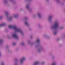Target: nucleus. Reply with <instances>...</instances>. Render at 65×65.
Segmentation results:
<instances>
[{
  "label": "nucleus",
  "mask_w": 65,
  "mask_h": 65,
  "mask_svg": "<svg viewBox=\"0 0 65 65\" xmlns=\"http://www.w3.org/2000/svg\"><path fill=\"white\" fill-rule=\"evenodd\" d=\"M9 28H13L14 30L18 32H20V33H22V31L21 29L18 28L15 25L12 26L11 25H10L9 26Z\"/></svg>",
  "instance_id": "nucleus-1"
},
{
  "label": "nucleus",
  "mask_w": 65,
  "mask_h": 65,
  "mask_svg": "<svg viewBox=\"0 0 65 65\" xmlns=\"http://www.w3.org/2000/svg\"><path fill=\"white\" fill-rule=\"evenodd\" d=\"M59 27V24L57 22H56L55 23L54 26H52V29H55L58 28Z\"/></svg>",
  "instance_id": "nucleus-2"
},
{
  "label": "nucleus",
  "mask_w": 65,
  "mask_h": 65,
  "mask_svg": "<svg viewBox=\"0 0 65 65\" xmlns=\"http://www.w3.org/2000/svg\"><path fill=\"white\" fill-rule=\"evenodd\" d=\"M12 35L13 37H14L15 38H16L17 39H18V36L16 34H14Z\"/></svg>",
  "instance_id": "nucleus-3"
},
{
  "label": "nucleus",
  "mask_w": 65,
  "mask_h": 65,
  "mask_svg": "<svg viewBox=\"0 0 65 65\" xmlns=\"http://www.w3.org/2000/svg\"><path fill=\"white\" fill-rule=\"evenodd\" d=\"M25 60V57L22 58L21 60V63H23V61H24Z\"/></svg>",
  "instance_id": "nucleus-4"
},
{
  "label": "nucleus",
  "mask_w": 65,
  "mask_h": 65,
  "mask_svg": "<svg viewBox=\"0 0 65 65\" xmlns=\"http://www.w3.org/2000/svg\"><path fill=\"white\" fill-rule=\"evenodd\" d=\"M5 25V23H4L3 24H0V27H2V26H4Z\"/></svg>",
  "instance_id": "nucleus-5"
},
{
  "label": "nucleus",
  "mask_w": 65,
  "mask_h": 65,
  "mask_svg": "<svg viewBox=\"0 0 65 65\" xmlns=\"http://www.w3.org/2000/svg\"><path fill=\"white\" fill-rule=\"evenodd\" d=\"M39 64V62H36L35 63L34 65H36Z\"/></svg>",
  "instance_id": "nucleus-6"
},
{
  "label": "nucleus",
  "mask_w": 65,
  "mask_h": 65,
  "mask_svg": "<svg viewBox=\"0 0 65 65\" xmlns=\"http://www.w3.org/2000/svg\"><path fill=\"white\" fill-rule=\"evenodd\" d=\"M25 25H26V26H28V23L27 22H25Z\"/></svg>",
  "instance_id": "nucleus-7"
},
{
  "label": "nucleus",
  "mask_w": 65,
  "mask_h": 65,
  "mask_svg": "<svg viewBox=\"0 0 65 65\" xmlns=\"http://www.w3.org/2000/svg\"><path fill=\"white\" fill-rule=\"evenodd\" d=\"M52 17L51 16H50V17H49V20H50L52 19Z\"/></svg>",
  "instance_id": "nucleus-8"
},
{
  "label": "nucleus",
  "mask_w": 65,
  "mask_h": 65,
  "mask_svg": "<svg viewBox=\"0 0 65 65\" xmlns=\"http://www.w3.org/2000/svg\"><path fill=\"white\" fill-rule=\"evenodd\" d=\"M37 42H40V40L39 39H38L37 40Z\"/></svg>",
  "instance_id": "nucleus-9"
},
{
  "label": "nucleus",
  "mask_w": 65,
  "mask_h": 65,
  "mask_svg": "<svg viewBox=\"0 0 65 65\" xmlns=\"http://www.w3.org/2000/svg\"><path fill=\"white\" fill-rule=\"evenodd\" d=\"M57 34V32L56 31H55L54 33V35H56Z\"/></svg>",
  "instance_id": "nucleus-10"
},
{
  "label": "nucleus",
  "mask_w": 65,
  "mask_h": 65,
  "mask_svg": "<svg viewBox=\"0 0 65 65\" xmlns=\"http://www.w3.org/2000/svg\"><path fill=\"white\" fill-rule=\"evenodd\" d=\"M3 41V40H0V43H2Z\"/></svg>",
  "instance_id": "nucleus-11"
},
{
  "label": "nucleus",
  "mask_w": 65,
  "mask_h": 65,
  "mask_svg": "<svg viewBox=\"0 0 65 65\" xmlns=\"http://www.w3.org/2000/svg\"><path fill=\"white\" fill-rule=\"evenodd\" d=\"M28 7H29V5H27L26 6V8H27V9L28 8Z\"/></svg>",
  "instance_id": "nucleus-12"
},
{
  "label": "nucleus",
  "mask_w": 65,
  "mask_h": 65,
  "mask_svg": "<svg viewBox=\"0 0 65 65\" xmlns=\"http://www.w3.org/2000/svg\"><path fill=\"white\" fill-rule=\"evenodd\" d=\"M6 15H7V14H8V13L7 12H6Z\"/></svg>",
  "instance_id": "nucleus-13"
},
{
  "label": "nucleus",
  "mask_w": 65,
  "mask_h": 65,
  "mask_svg": "<svg viewBox=\"0 0 65 65\" xmlns=\"http://www.w3.org/2000/svg\"><path fill=\"white\" fill-rule=\"evenodd\" d=\"M38 15L39 17H40V14L39 13L38 14Z\"/></svg>",
  "instance_id": "nucleus-14"
},
{
  "label": "nucleus",
  "mask_w": 65,
  "mask_h": 65,
  "mask_svg": "<svg viewBox=\"0 0 65 65\" xmlns=\"http://www.w3.org/2000/svg\"><path fill=\"white\" fill-rule=\"evenodd\" d=\"M52 65H56V63H53Z\"/></svg>",
  "instance_id": "nucleus-15"
},
{
  "label": "nucleus",
  "mask_w": 65,
  "mask_h": 65,
  "mask_svg": "<svg viewBox=\"0 0 65 65\" xmlns=\"http://www.w3.org/2000/svg\"><path fill=\"white\" fill-rule=\"evenodd\" d=\"M12 19V18L11 17H10V19H9V20H11Z\"/></svg>",
  "instance_id": "nucleus-16"
},
{
  "label": "nucleus",
  "mask_w": 65,
  "mask_h": 65,
  "mask_svg": "<svg viewBox=\"0 0 65 65\" xmlns=\"http://www.w3.org/2000/svg\"><path fill=\"white\" fill-rule=\"evenodd\" d=\"M44 62H43L42 63V65H43V64H44Z\"/></svg>",
  "instance_id": "nucleus-17"
},
{
  "label": "nucleus",
  "mask_w": 65,
  "mask_h": 65,
  "mask_svg": "<svg viewBox=\"0 0 65 65\" xmlns=\"http://www.w3.org/2000/svg\"><path fill=\"white\" fill-rule=\"evenodd\" d=\"M15 43H13V45H15Z\"/></svg>",
  "instance_id": "nucleus-18"
},
{
  "label": "nucleus",
  "mask_w": 65,
  "mask_h": 65,
  "mask_svg": "<svg viewBox=\"0 0 65 65\" xmlns=\"http://www.w3.org/2000/svg\"><path fill=\"white\" fill-rule=\"evenodd\" d=\"M3 17H0V19H2V18Z\"/></svg>",
  "instance_id": "nucleus-19"
},
{
  "label": "nucleus",
  "mask_w": 65,
  "mask_h": 65,
  "mask_svg": "<svg viewBox=\"0 0 65 65\" xmlns=\"http://www.w3.org/2000/svg\"><path fill=\"white\" fill-rule=\"evenodd\" d=\"M14 17H17V16L15 15L14 16Z\"/></svg>",
  "instance_id": "nucleus-20"
},
{
  "label": "nucleus",
  "mask_w": 65,
  "mask_h": 65,
  "mask_svg": "<svg viewBox=\"0 0 65 65\" xmlns=\"http://www.w3.org/2000/svg\"><path fill=\"white\" fill-rule=\"evenodd\" d=\"M4 65V63H2V65Z\"/></svg>",
  "instance_id": "nucleus-21"
},
{
  "label": "nucleus",
  "mask_w": 65,
  "mask_h": 65,
  "mask_svg": "<svg viewBox=\"0 0 65 65\" xmlns=\"http://www.w3.org/2000/svg\"><path fill=\"white\" fill-rule=\"evenodd\" d=\"M24 44V43H22V44Z\"/></svg>",
  "instance_id": "nucleus-22"
},
{
  "label": "nucleus",
  "mask_w": 65,
  "mask_h": 65,
  "mask_svg": "<svg viewBox=\"0 0 65 65\" xmlns=\"http://www.w3.org/2000/svg\"><path fill=\"white\" fill-rule=\"evenodd\" d=\"M62 28H63V27H61L60 29H62Z\"/></svg>",
  "instance_id": "nucleus-23"
},
{
  "label": "nucleus",
  "mask_w": 65,
  "mask_h": 65,
  "mask_svg": "<svg viewBox=\"0 0 65 65\" xmlns=\"http://www.w3.org/2000/svg\"><path fill=\"white\" fill-rule=\"evenodd\" d=\"M27 19V18H25V20H26Z\"/></svg>",
  "instance_id": "nucleus-24"
},
{
  "label": "nucleus",
  "mask_w": 65,
  "mask_h": 65,
  "mask_svg": "<svg viewBox=\"0 0 65 65\" xmlns=\"http://www.w3.org/2000/svg\"><path fill=\"white\" fill-rule=\"evenodd\" d=\"M15 65H17V64H15Z\"/></svg>",
  "instance_id": "nucleus-25"
},
{
  "label": "nucleus",
  "mask_w": 65,
  "mask_h": 65,
  "mask_svg": "<svg viewBox=\"0 0 65 65\" xmlns=\"http://www.w3.org/2000/svg\"><path fill=\"white\" fill-rule=\"evenodd\" d=\"M47 1H48V0H47Z\"/></svg>",
  "instance_id": "nucleus-26"
}]
</instances>
